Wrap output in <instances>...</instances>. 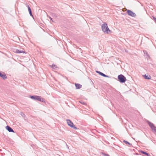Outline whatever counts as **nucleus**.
Returning <instances> with one entry per match:
<instances>
[{"instance_id":"obj_22","label":"nucleus","mask_w":156,"mask_h":156,"mask_svg":"<svg viewBox=\"0 0 156 156\" xmlns=\"http://www.w3.org/2000/svg\"><path fill=\"white\" fill-rule=\"evenodd\" d=\"M55 66V65H54L53 64V65H52V67L54 68Z\"/></svg>"},{"instance_id":"obj_3","label":"nucleus","mask_w":156,"mask_h":156,"mask_svg":"<svg viewBox=\"0 0 156 156\" xmlns=\"http://www.w3.org/2000/svg\"><path fill=\"white\" fill-rule=\"evenodd\" d=\"M118 78L119 81L121 83H124L126 80V77L122 74L118 75Z\"/></svg>"},{"instance_id":"obj_23","label":"nucleus","mask_w":156,"mask_h":156,"mask_svg":"<svg viewBox=\"0 0 156 156\" xmlns=\"http://www.w3.org/2000/svg\"><path fill=\"white\" fill-rule=\"evenodd\" d=\"M146 55H147V56L149 55L148 54V53H147V52H146Z\"/></svg>"},{"instance_id":"obj_2","label":"nucleus","mask_w":156,"mask_h":156,"mask_svg":"<svg viewBox=\"0 0 156 156\" xmlns=\"http://www.w3.org/2000/svg\"><path fill=\"white\" fill-rule=\"evenodd\" d=\"M30 98L33 100H37L42 102H45V100L41 96L37 95L30 96Z\"/></svg>"},{"instance_id":"obj_25","label":"nucleus","mask_w":156,"mask_h":156,"mask_svg":"<svg viewBox=\"0 0 156 156\" xmlns=\"http://www.w3.org/2000/svg\"><path fill=\"white\" fill-rule=\"evenodd\" d=\"M144 53L145 54V53H146L147 52L146 51H144Z\"/></svg>"},{"instance_id":"obj_20","label":"nucleus","mask_w":156,"mask_h":156,"mask_svg":"<svg viewBox=\"0 0 156 156\" xmlns=\"http://www.w3.org/2000/svg\"><path fill=\"white\" fill-rule=\"evenodd\" d=\"M48 18L50 19V20H51L52 21V22H54V21L52 20V18L51 17H50V16H48Z\"/></svg>"},{"instance_id":"obj_17","label":"nucleus","mask_w":156,"mask_h":156,"mask_svg":"<svg viewBox=\"0 0 156 156\" xmlns=\"http://www.w3.org/2000/svg\"><path fill=\"white\" fill-rule=\"evenodd\" d=\"M101 154L103 155V156H109V154H105L103 153H102Z\"/></svg>"},{"instance_id":"obj_19","label":"nucleus","mask_w":156,"mask_h":156,"mask_svg":"<svg viewBox=\"0 0 156 156\" xmlns=\"http://www.w3.org/2000/svg\"><path fill=\"white\" fill-rule=\"evenodd\" d=\"M80 103H81L83 105H85V103L81 101H79Z\"/></svg>"},{"instance_id":"obj_6","label":"nucleus","mask_w":156,"mask_h":156,"mask_svg":"<svg viewBox=\"0 0 156 156\" xmlns=\"http://www.w3.org/2000/svg\"><path fill=\"white\" fill-rule=\"evenodd\" d=\"M5 128L9 132L14 133L13 129L10 126H6Z\"/></svg>"},{"instance_id":"obj_12","label":"nucleus","mask_w":156,"mask_h":156,"mask_svg":"<svg viewBox=\"0 0 156 156\" xmlns=\"http://www.w3.org/2000/svg\"><path fill=\"white\" fill-rule=\"evenodd\" d=\"M143 76L146 79L150 80L151 78V77L150 75H143Z\"/></svg>"},{"instance_id":"obj_9","label":"nucleus","mask_w":156,"mask_h":156,"mask_svg":"<svg viewBox=\"0 0 156 156\" xmlns=\"http://www.w3.org/2000/svg\"><path fill=\"white\" fill-rule=\"evenodd\" d=\"M27 6L28 8V10L29 11L30 15L31 16L33 17V15L32 14V11H31V8H30V7L29 6V5H27Z\"/></svg>"},{"instance_id":"obj_5","label":"nucleus","mask_w":156,"mask_h":156,"mask_svg":"<svg viewBox=\"0 0 156 156\" xmlns=\"http://www.w3.org/2000/svg\"><path fill=\"white\" fill-rule=\"evenodd\" d=\"M127 13L129 16H131L132 17H135L136 16L135 13L129 10H128L127 11Z\"/></svg>"},{"instance_id":"obj_7","label":"nucleus","mask_w":156,"mask_h":156,"mask_svg":"<svg viewBox=\"0 0 156 156\" xmlns=\"http://www.w3.org/2000/svg\"><path fill=\"white\" fill-rule=\"evenodd\" d=\"M96 72L97 73H98L99 75H101L103 76H104L105 77H108V78L109 77V76H108L106 75L105 74H104L103 73H102L100 71H96Z\"/></svg>"},{"instance_id":"obj_18","label":"nucleus","mask_w":156,"mask_h":156,"mask_svg":"<svg viewBox=\"0 0 156 156\" xmlns=\"http://www.w3.org/2000/svg\"><path fill=\"white\" fill-rule=\"evenodd\" d=\"M21 115H22V116L24 118L25 117V115L23 113V112H21Z\"/></svg>"},{"instance_id":"obj_24","label":"nucleus","mask_w":156,"mask_h":156,"mask_svg":"<svg viewBox=\"0 0 156 156\" xmlns=\"http://www.w3.org/2000/svg\"><path fill=\"white\" fill-rule=\"evenodd\" d=\"M146 55H147V56L149 55L148 54V53H147V52H146Z\"/></svg>"},{"instance_id":"obj_8","label":"nucleus","mask_w":156,"mask_h":156,"mask_svg":"<svg viewBox=\"0 0 156 156\" xmlns=\"http://www.w3.org/2000/svg\"><path fill=\"white\" fill-rule=\"evenodd\" d=\"M0 76L2 77L4 80L6 79L7 78L5 73H2L1 72H0Z\"/></svg>"},{"instance_id":"obj_10","label":"nucleus","mask_w":156,"mask_h":156,"mask_svg":"<svg viewBox=\"0 0 156 156\" xmlns=\"http://www.w3.org/2000/svg\"><path fill=\"white\" fill-rule=\"evenodd\" d=\"M147 122L151 129H152V128L154 126V124L153 123L147 120Z\"/></svg>"},{"instance_id":"obj_1","label":"nucleus","mask_w":156,"mask_h":156,"mask_svg":"<svg viewBox=\"0 0 156 156\" xmlns=\"http://www.w3.org/2000/svg\"><path fill=\"white\" fill-rule=\"evenodd\" d=\"M101 29L102 31L105 34H109L111 31L109 29L106 23H104L101 25Z\"/></svg>"},{"instance_id":"obj_21","label":"nucleus","mask_w":156,"mask_h":156,"mask_svg":"<svg viewBox=\"0 0 156 156\" xmlns=\"http://www.w3.org/2000/svg\"><path fill=\"white\" fill-rule=\"evenodd\" d=\"M154 20V21L156 22V18L154 17H153Z\"/></svg>"},{"instance_id":"obj_16","label":"nucleus","mask_w":156,"mask_h":156,"mask_svg":"<svg viewBox=\"0 0 156 156\" xmlns=\"http://www.w3.org/2000/svg\"><path fill=\"white\" fill-rule=\"evenodd\" d=\"M123 142L126 144H128L130 146H132V144H130V143H129V142H128L127 141H126L125 140H124Z\"/></svg>"},{"instance_id":"obj_15","label":"nucleus","mask_w":156,"mask_h":156,"mask_svg":"<svg viewBox=\"0 0 156 156\" xmlns=\"http://www.w3.org/2000/svg\"><path fill=\"white\" fill-rule=\"evenodd\" d=\"M151 129L154 133L156 134V127L154 126Z\"/></svg>"},{"instance_id":"obj_13","label":"nucleus","mask_w":156,"mask_h":156,"mask_svg":"<svg viewBox=\"0 0 156 156\" xmlns=\"http://www.w3.org/2000/svg\"><path fill=\"white\" fill-rule=\"evenodd\" d=\"M15 52L17 53H24L25 52L24 51H23L20 50L18 49H16V51H15Z\"/></svg>"},{"instance_id":"obj_11","label":"nucleus","mask_w":156,"mask_h":156,"mask_svg":"<svg viewBox=\"0 0 156 156\" xmlns=\"http://www.w3.org/2000/svg\"><path fill=\"white\" fill-rule=\"evenodd\" d=\"M75 85L76 89H80L82 87V85L80 84L75 83Z\"/></svg>"},{"instance_id":"obj_14","label":"nucleus","mask_w":156,"mask_h":156,"mask_svg":"<svg viewBox=\"0 0 156 156\" xmlns=\"http://www.w3.org/2000/svg\"><path fill=\"white\" fill-rule=\"evenodd\" d=\"M140 152L141 153L144 154H145V155H147V156H150V154H149L148 153H147L146 152H145L144 151H141Z\"/></svg>"},{"instance_id":"obj_4","label":"nucleus","mask_w":156,"mask_h":156,"mask_svg":"<svg viewBox=\"0 0 156 156\" xmlns=\"http://www.w3.org/2000/svg\"><path fill=\"white\" fill-rule=\"evenodd\" d=\"M66 122L67 124L70 127L74 129H77V128L75 126L73 123L70 120L67 119L66 120Z\"/></svg>"}]
</instances>
